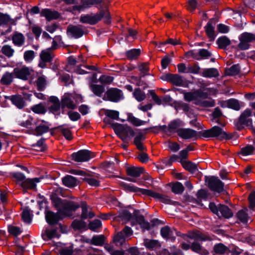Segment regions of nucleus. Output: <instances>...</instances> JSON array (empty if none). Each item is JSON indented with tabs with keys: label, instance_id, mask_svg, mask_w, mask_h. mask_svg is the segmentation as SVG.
I'll list each match as a JSON object with an SVG mask.
<instances>
[{
	"label": "nucleus",
	"instance_id": "nucleus-1",
	"mask_svg": "<svg viewBox=\"0 0 255 255\" xmlns=\"http://www.w3.org/2000/svg\"><path fill=\"white\" fill-rule=\"evenodd\" d=\"M55 207L58 212L55 213L52 211H47L45 213V219L49 225L56 224L62 218L63 216H70V211H75L80 207L78 204L72 201L62 200L60 198L55 199L54 201Z\"/></svg>",
	"mask_w": 255,
	"mask_h": 255
},
{
	"label": "nucleus",
	"instance_id": "nucleus-2",
	"mask_svg": "<svg viewBox=\"0 0 255 255\" xmlns=\"http://www.w3.org/2000/svg\"><path fill=\"white\" fill-rule=\"evenodd\" d=\"M103 18L104 19L105 23H109L111 22L110 12L107 9H101L99 12L95 14H83L80 17V22L82 23L94 25Z\"/></svg>",
	"mask_w": 255,
	"mask_h": 255
},
{
	"label": "nucleus",
	"instance_id": "nucleus-3",
	"mask_svg": "<svg viewBox=\"0 0 255 255\" xmlns=\"http://www.w3.org/2000/svg\"><path fill=\"white\" fill-rule=\"evenodd\" d=\"M183 95L185 101L187 102L194 101L195 105L200 99H206L208 96L207 93L201 90H197L194 92H184Z\"/></svg>",
	"mask_w": 255,
	"mask_h": 255
},
{
	"label": "nucleus",
	"instance_id": "nucleus-4",
	"mask_svg": "<svg viewBox=\"0 0 255 255\" xmlns=\"http://www.w3.org/2000/svg\"><path fill=\"white\" fill-rule=\"evenodd\" d=\"M202 135L205 138L219 136L221 138H230L227 133L224 132L222 129L218 126H214L210 129L203 130L202 132Z\"/></svg>",
	"mask_w": 255,
	"mask_h": 255
},
{
	"label": "nucleus",
	"instance_id": "nucleus-5",
	"mask_svg": "<svg viewBox=\"0 0 255 255\" xmlns=\"http://www.w3.org/2000/svg\"><path fill=\"white\" fill-rule=\"evenodd\" d=\"M240 43L238 47L243 50H247L250 46V43L255 41V34L244 32L239 37Z\"/></svg>",
	"mask_w": 255,
	"mask_h": 255
},
{
	"label": "nucleus",
	"instance_id": "nucleus-6",
	"mask_svg": "<svg viewBox=\"0 0 255 255\" xmlns=\"http://www.w3.org/2000/svg\"><path fill=\"white\" fill-rule=\"evenodd\" d=\"M132 235V231L130 228L125 227L124 229L117 233L113 239L114 243L117 246H122L126 242V239Z\"/></svg>",
	"mask_w": 255,
	"mask_h": 255
},
{
	"label": "nucleus",
	"instance_id": "nucleus-7",
	"mask_svg": "<svg viewBox=\"0 0 255 255\" xmlns=\"http://www.w3.org/2000/svg\"><path fill=\"white\" fill-rule=\"evenodd\" d=\"M123 98V94L122 90L116 88H111L106 91L103 99L113 102H118Z\"/></svg>",
	"mask_w": 255,
	"mask_h": 255
},
{
	"label": "nucleus",
	"instance_id": "nucleus-8",
	"mask_svg": "<svg viewBox=\"0 0 255 255\" xmlns=\"http://www.w3.org/2000/svg\"><path fill=\"white\" fill-rule=\"evenodd\" d=\"M209 188L212 191L220 193L224 190L223 183L218 178L215 176L206 178Z\"/></svg>",
	"mask_w": 255,
	"mask_h": 255
},
{
	"label": "nucleus",
	"instance_id": "nucleus-9",
	"mask_svg": "<svg viewBox=\"0 0 255 255\" xmlns=\"http://www.w3.org/2000/svg\"><path fill=\"white\" fill-rule=\"evenodd\" d=\"M72 159L76 162H82L88 161L93 157V153L87 150H81L77 152L73 153Z\"/></svg>",
	"mask_w": 255,
	"mask_h": 255
},
{
	"label": "nucleus",
	"instance_id": "nucleus-10",
	"mask_svg": "<svg viewBox=\"0 0 255 255\" xmlns=\"http://www.w3.org/2000/svg\"><path fill=\"white\" fill-rule=\"evenodd\" d=\"M103 0H80L81 4L75 5L73 6V10L78 11H83L86 9L89 8L93 6L101 4Z\"/></svg>",
	"mask_w": 255,
	"mask_h": 255
},
{
	"label": "nucleus",
	"instance_id": "nucleus-11",
	"mask_svg": "<svg viewBox=\"0 0 255 255\" xmlns=\"http://www.w3.org/2000/svg\"><path fill=\"white\" fill-rule=\"evenodd\" d=\"M252 114V111L250 109H247L241 115L237 125L239 128H241L243 125L253 127L252 120L250 118Z\"/></svg>",
	"mask_w": 255,
	"mask_h": 255
},
{
	"label": "nucleus",
	"instance_id": "nucleus-12",
	"mask_svg": "<svg viewBox=\"0 0 255 255\" xmlns=\"http://www.w3.org/2000/svg\"><path fill=\"white\" fill-rule=\"evenodd\" d=\"M104 122L106 124H109L111 125V127L115 130H117L118 128L123 132V133L126 134L127 136H133L134 135V131L132 128L128 126H122L121 125L118 124L111 123L110 120L109 119L105 118L104 119Z\"/></svg>",
	"mask_w": 255,
	"mask_h": 255
},
{
	"label": "nucleus",
	"instance_id": "nucleus-13",
	"mask_svg": "<svg viewBox=\"0 0 255 255\" xmlns=\"http://www.w3.org/2000/svg\"><path fill=\"white\" fill-rule=\"evenodd\" d=\"M178 135L184 139L196 138L197 132L191 128H180L176 130Z\"/></svg>",
	"mask_w": 255,
	"mask_h": 255
},
{
	"label": "nucleus",
	"instance_id": "nucleus-14",
	"mask_svg": "<svg viewBox=\"0 0 255 255\" xmlns=\"http://www.w3.org/2000/svg\"><path fill=\"white\" fill-rule=\"evenodd\" d=\"M67 34L70 37L79 38L84 34V30L81 25L70 24L67 27Z\"/></svg>",
	"mask_w": 255,
	"mask_h": 255
},
{
	"label": "nucleus",
	"instance_id": "nucleus-15",
	"mask_svg": "<svg viewBox=\"0 0 255 255\" xmlns=\"http://www.w3.org/2000/svg\"><path fill=\"white\" fill-rule=\"evenodd\" d=\"M32 72V69L24 67L21 68L14 69L13 74L16 77L25 80L28 79Z\"/></svg>",
	"mask_w": 255,
	"mask_h": 255
},
{
	"label": "nucleus",
	"instance_id": "nucleus-16",
	"mask_svg": "<svg viewBox=\"0 0 255 255\" xmlns=\"http://www.w3.org/2000/svg\"><path fill=\"white\" fill-rule=\"evenodd\" d=\"M61 105L62 109L65 108L74 110L76 108V104L73 101V97L71 95H65L61 100Z\"/></svg>",
	"mask_w": 255,
	"mask_h": 255
},
{
	"label": "nucleus",
	"instance_id": "nucleus-17",
	"mask_svg": "<svg viewBox=\"0 0 255 255\" xmlns=\"http://www.w3.org/2000/svg\"><path fill=\"white\" fill-rule=\"evenodd\" d=\"M144 193H145V195L158 199L164 203L170 204L171 202V200L169 197L165 195L161 194L150 190H149V191H144Z\"/></svg>",
	"mask_w": 255,
	"mask_h": 255
},
{
	"label": "nucleus",
	"instance_id": "nucleus-18",
	"mask_svg": "<svg viewBox=\"0 0 255 255\" xmlns=\"http://www.w3.org/2000/svg\"><path fill=\"white\" fill-rule=\"evenodd\" d=\"M40 15L42 16L45 17L48 21L57 19L60 16L59 13L57 11L52 10L48 8L42 9L40 12Z\"/></svg>",
	"mask_w": 255,
	"mask_h": 255
},
{
	"label": "nucleus",
	"instance_id": "nucleus-19",
	"mask_svg": "<svg viewBox=\"0 0 255 255\" xmlns=\"http://www.w3.org/2000/svg\"><path fill=\"white\" fill-rule=\"evenodd\" d=\"M40 178H27L22 181L20 186L24 189H33L36 188V183L40 182Z\"/></svg>",
	"mask_w": 255,
	"mask_h": 255
},
{
	"label": "nucleus",
	"instance_id": "nucleus-20",
	"mask_svg": "<svg viewBox=\"0 0 255 255\" xmlns=\"http://www.w3.org/2000/svg\"><path fill=\"white\" fill-rule=\"evenodd\" d=\"M36 127L35 129V134L40 136L47 132L49 130V127L47 123L43 121L40 123H38V121L36 124Z\"/></svg>",
	"mask_w": 255,
	"mask_h": 255
},
{
	"label": "nucleus",
	"instance_id": "nucleus-21",
	"mask_svg": "<svg viewBox=\"0 0 255 255\" xmlns=\"http://www.w3.org/2000/svg\"><path fill=\"white\" fill-rule=\"evenodd\" d=\"M11 39L15 46L20 47L24 44L25 38L23 34L15 31L11 36Z\"/></svg>",
	"mask_w": 255,
	"mask_h": 255
},
{
	"label": "nucleus",
	"instance_id": "nucleus-22",
	"mask_svg": "<svg viewBox=\"0 0 255 255\" xmlns=\"http://www.w3.org/2000/svg\"><path fill=\"white\" fill-rule=\"evenodd\" d=\"M215 23L213 20H210L205 27L206 33L211 41L214 40L216 36L215 34Z\"/></svg>",
	"mask_w": 255,
	"mask_h": 255
},
{
	"label": "nucleus",
	"instance_id": "nucleus-23",
	"mask_svg": "<svg viewBox=\"0 0 255 255\" xmlns=\"http://www.w3.org/2000/svg\"><path fill=\"white\" fill-rule=\"evenodd\" d=\"M190 238L200 241H211L212 240L209 236L198 231L191 233Z\"/></svg>",
	"mask_w": 255,
	"mask_h": 255
},
{
	"label": "nucleus",
	"instance_id": "nucleus-24",
	"mask_svg": "<svg viewBox=\"0 0 255 255\" xmlns=\"http://www.w3.org/2000/svg\"><path fill=\"white\" fill-rule=\"evenodd\" d=\"M9 100L17 108L21 109L25 106V103L24 99L19 95H13L9 98Z\"/></svg>",
	"mask_w": 255,
	"mask_h": 255
},
{
	"label": "nucleus",
	"instance_id": "nucleus-25",
	"mask_svg": "<svg viewBox=\"0 0 255 255\" xmlns=\"http://www.w3.org/2000/svg\"><path fill=\"white\" fill-rule=\"evenodd\" d=\"M63 184L68 187H73L78 184V180L71 175H67L62 178Z\"/></svg>",
	"mask_w": 255,
	"mask_h": 255
},
{
	"label": "nucleus",
	"instance_id": "nucleus-26",
	"mask_svg": "<svg viewBox=\"0 0 255 255\" xmlns=\"http://www.w3.org/2000/svg\"><path fill=\"white\" fill-rule=\"evenodd\" d=\"M41 236L43 239L45 241L59 237L56 229H46L44 232L42 233Z\"/></svg>",
	"mask_w": 255,
	"mask_h": 255
},
{
	"label": "nucleus",
	"instance_id": "nucleus-27",
	"mask_svg": "<svg viewBox=\"0 0 255 255\" xmlns=\"http://www.w3.org/2000/svg\"><path fill=\"white\" fill-rule=\"evenodd\" d=\"M160 233L162 237L172 241L175 240L173 230L168 226H165L161 229Z\"/></svg>",
	"mask_w": 255,
	"mask_h": 255
},
{
	"label": "nucleus",
	"instance_id": "nucleus-28",
	"mask_svg": "<svg viewBox=\"0 0 255 255\" xmlns=\"http://www.w3.org/2000/svg\"><path fill=\"white\" fill-rule=\"evenodd\" d=\"M16 19L11 18L7 14L1 13L0 14V25L10 24L11 25H15Z\"/></svg>",
	"mask_w": 255,
	"mask_h": 255
},
{
	"label": "nucleus",
	"instance_id": "nucleus-29",
	"mask_svg": "<svg viewBox=\"0 0 255 255\" xmlns=\"http://www.w3.org/2000/svg\"><path fill=\"white\" fill-rule=\"evenodd\" d=\"M219 214L225 218H229L233 216V213L231 210L226 205H219Z\"/></svg>",
	"mask_w": 255,
	"mask_h": 255
},
{
	"label": "nucleus",
	"instance_id": "nucleus-30",
	"mask_svg": "<svg viewBox=\"0 0 255 255\" xmlns=\"http://www.w3.org/2000/svg\"><path fill=\"white\" fill-rule=\"evenodd\" d=\"M181 163L183 168L191 173H194L198 170L197 165L191 161L182 160Z\"/></svg>",
	"mask_w": 255,
	"mask_h": 255
},
{
	"label": "nucleus",
	"instance_id": "nucleus-31",
	"mask_svg": "<svg viewBox=\"0 0 255 255\" xmlns=\"http://www.w3.org/2000/svg\"><path fill=\"white\" fill-rule=\"evenodd\" d=\"M82 212L81 218L83 219L87 218H92L95 216L94 213L91 211H88V207L85 202H82L81 204Z\"/></svg>",
	"mask_w": 255,
	"mask_h": 255
},
{
	"label": "nucleus",
	"instance_id": "nucleus-32",
	"mask_svg": "<svg viewBox=\"0 0 255 255\" xmlns=\"http://www.w3.org/2000/svg\"><path fill=\"white\" fill-rule=\"evenodd\" d=\"M144 139L145 136L141 132L138 133L134 137L133 142L138 150L142 151L144 149V147L141 142Z\"/></svg>",
	"mask_w": 255,
	"mask_h": 255
},
{
	"label": "nucleus",
	"instance_id": "nucleus-33",
	"mask_svg": "<svg viewBox=\"0 0 255 255\" xmlns=\"http://www.w3.org/2000/svg\"><path fill=\"white\" fill-rule=\"evenodd\" d=\"M128 175L134 177H139L143 171V168L136 167H128L126 169Z\"/></svg>",
	"mask_w": 255,
	"mask_h": 255
},
{
	"label": "nucleus",
	"instance_id": "nucleus-34",
	"mask_svg": "<svg viewBox=\"0 0 255 255\" xmlns=\"http://www.w3.org/2000/svg\"><path fill=\"white\" fill-rule=\"evenodd\" d=\"M182 125V122L179 119H176L170 122L168 124V130L170 131V133L176 132V130Z\"/></svg>",
	"mask_w": 255,
	"mask_h": 255
},
{
	"label": "nucleus",
	"instance_id": "nucleus-35",
	"mask_svg": "<svg viewBox=\"0 0 255 255\" xmlns=\"http://www.w3.org/2000/svg\"><path fill=\"white\" fill-rule=\"evenodd\" d=\"M219 74L216 68L205 69L202 73V76L206 78L217 77Z\"/></svg>",
	"mask_w": 255,
	"mask_h": 255
},
{
	"label": "nucleus",
	"instance_id": "nucleus-36",
	"mask_svg": "<svg viewBox=\"0 0 255 255\" xmlns=\"http://www.w3.org/2000/svg\"><path fill=\"white\" fill-rule=\"evenodd\" d=\"M85 69H86L90 71H96L97 70V68L95 66H89L86 65H82L77 67L76 69V72L79 74H85L88 73L89 72L85 70Z\"/></svg>",
	"mask_w": 255,
	"mask_h": 255
},
{
	"label": "nucleus",
	"instance_id": "nucleus-37",
	"mask_svg": "<svg viewBox=\"0 0 255 255\" xmlns=\"http://www.w3.org/2000/svg\"><path fill=\"white\" fill-rule=\"evenodd\" d=\"M13 73H9L6 72L2 76L0 79V83L2 85H10L12 82L13 78Z\"/></svg>",
	"mask_w": 255,
	"mask_h": 255
},
{
	"label": "nucleus",
	"instance_id": "nucleus-38",
	"mask_svg": "<svg viewBox=\"0 0 255 255\" xmlns=\"http://www.w3.org/2000/svg\"><path fill=\"white\" fill-rule=\"evenodd\" d=\"M217 43L218 47L221 49H225L228 46L230 45V40L226 36H223L219 37L217 40Z\"/></svg>",
	"mask_w": 255,
	"mask_h": 255
},
{
	"label": "nucleus",
	"instance_id": "nucleus-39",
	"mask_svg": "<svg viewBox=\"0 0 255 255\" xmlns=\"http://www.w3.org/2000/svg\"><path fill=\"white\" fill-rule=\"evenodd\" d=\"M170 83L177 86H184L182 77L178 74H172Z\"/></svg>",
	"mask_w": 255,
	"mask_h": 255
},
{
	"label": "nucleus",
	"instance_id": "nucleus-40",
	"mask_svg": "<svg viewBox=\"0 0 255 255\" xmlns=\"http://www.w3.org/2000/svg\"><path fill=\"white\" fill-rule=\"evenodd\" d=\"M90 89L95 95L100 97L102 96L105 91L104 86L96 84H92L90 86Z\"/></svg>",
	"mask_w": 255,
	"mask_h": 255
},
{
	"label": "nucleus",
	"instance_id": "nucleus-41",
	"mask_svg": "<svg viewBox=\"0 0 255 255\" xmlns=\"http://www.w3.org/2000/svg\"><path fill=\"white\" fill-rule=\"evenodd\" d=\"M127 120L128 122L136 127L143 125L146 123V122L140 120V119L135 118L131 114L128 115Z\"/></svg>",
	"mask_w": 255,
	"mask_h": 255
},
{
	"label": "nucleus",
	"instance_id": "nucleus-42",
	"mask_svg": "<svg viewBox=\"0 0 255 255\" xmlns=\"http://www.w3.org/2000/svg\"><path fill=\"white\" fill-rule=\"evenodd\" d=\"M255 150V147L252 145H247L241 149L239 154L243 156H247L253 154Z\"/></svg>",
	"mask_w": 255,
	"mask_h": 255
},
{
	"label": "nucleus",
	"instance_id": "nucleus-43",
	"mask_svg": "<svg viewBox=\"0 0 255 255\" xmlns=\"http://www.w3.org/2000/svg\"><path fill=\"white\" fill-rule=\"evenodd\" d=\"M50 49L46 50H42L40 54V60L50 62L52 61L53 56L52 53L49 51Z\"/></svg>",
	"mask_w": 255,
	"mask_h": 255
},
{
	"label": "nucleus",
	"instance_id": "nucleus-44",
	"mask_svg": "<svg viewBox=\"0 0 255 255\" xmlns=\"http://www.w3.org/2000/svg\"><path fill=\"white\" fill-rule=\"evenodd\" d=\"M213 249L214 252L218 254H224L229 250L228 248L222 243L216 244Z\"/></svg>",
	"mask_w": 255,
	"mask_h": 255
},
{
	"label": "nucleus",
	"instance_id": "nucleus-45",
	"mask_svg": "<svg viewBox=\"0 0 255 255\" xmlns=\"http://www.w3.org/2000/svg\"><path fill=\"white\" fill-rule=\"evenodd\" d=\"M124 188L126 190L130 192H140L143 195H145V193H144V191H149L148 189H144L142 188H139L138 187H137L133 185H128L126 184H124Z\"/></svg>",
	"mask_w": 255,
	"mask_h": 255
},
{
	"label": "nucleus",
	"instance_id": "nucleus-46",
	"mask_svg": "<svg viewBox=\"0 0 255 255\" xmlns=\"http://www.w3.org/2000/svg\"><path fill=\"white\" fill-rule=\"evenodd\" d=\"M1 51L4 55L9 58L13 56L14 52V49L11 46L5 45L3 46L1 49Z\"/></svg>",
	"mask_w": 255,
	"mask_h": 255
},
{
	"label": "nucleus",
	"instance_id": "nucleus-47",
	"mask_svg": "<svg viewBox=\"0 0 255 255\" xmlns=\"http://www.w3.org/2000/svg\"><path fill=\"white\" fill-rule=\"evenodd\" d=\"M31 110L35 113L38 114H43L46 112V109L44 106L40 103L32 106Z\"/></svg>",
	"mask_w": 255,
	"mask_h": 255
},
{
	"label": "nucleus",
	"instance_id": "nucleus-48",
	"mask_svg": "<svg viewBox=\"0 0 255 255\" xmlns=\"http://www.w3.org/2000/svg\"><path fill=\"white\" fill-rule=\"evenodd\" d=\"M171 188L172 191L175 194H181L184 190L183 185L179 182L173 183Z\"/></svg>",
	"mask_w": 255,
	"mask_h": 255
},
{
	"label": "nucleus",
	"instance_id": "nucleus-49",
	"mask_svg": "<svg viewBox=\"0 0 255 255\" xmlns=\"http://www.w3.org/2000/svg\"><path fill=\"white\" fill-rule=\"evenodd\" d=\"M240 71V67L239 65H234L228 69L226 70V73L228 75L234 76L238 74Z\"/></svg>",
	"mask_w": 255,
	"mask_h": 255
},
{
	"label": "nucleus",
	"instance_id": "nucleus-50",
	"mask_svg": "<svg viewBox=\"0 0 255 255\" xmlns=\"http://www.w3.org/2000/svg\"><path fill=\"white\" fill-rule=\"evenodd\" d=\"M140 54L139 49H133L127 52L126 55L128 58L129 59H134L137 58Z\"/></svg>",
	"mask_w": 255,
	"mask_h": 255
},
{
	"label": "nucleus",
	"instance_id": "nucleus-51",
	"mask_svg": "<svg viewBox=\"0 0 255 255\" xmlns=\"http://www.w3.org/2000/svg\"><path fill=\"white\" fill-rule=\"evenodd\" d=\"M104 243V237L102 235L94 236L91 241V244L96 246H102Z\"/></svg>",
	"mask_w": 255,
	"mask_h": 255
},
{
	"label": "nucleus",
	"instance_id": "nucleus-52",
	"mask_svg": "<svg viewBox=\"0 0 255 255\" xmlns=\"http://www.w3.org/2000/svg\"><path fill=\"white\" fill-rule=\"evenodd\" d=\"M105 115L108 118L113 120H118L119 119V112L115 110H106Z\"/></svg>",
	"mask_w": 255,
	"mask_h": 255
},
{
	"label": "nucleus",
	"instance_id": "nucleus-53",
	"mask_svg": "<svg viewBox=\"0 0 255 255\" xmlns=\"http://www.w3.org/2000/svg\"><path fill=\"white\" fill-rule=\"evenodd\" d=\"M133 95L136 100L138 102L144 100L146 98L145 93L139 88L135 89Z\"/></svg>",
	"mask_w": 255,
	"mask_h": 255
},
{
	"label": "nucleus",
	"instance_id": "nucleus-54",
	"mask_svg": "<svg viewBox=\"0 0 255 255\" xmlns=\"http://www.w3.org/2000/svg\"><path fill=\"white\" fill-rule=\"evenodd\" d=\"M36 83L38 91H41L44 89L46 84V81L44 77L41 76L38 77L36 80Z\"/></svg>",
	"mask_w": 255,
	"mask_h": 255
},
{
	"label": "nucleus",
	"instance_id": "nucleus-55",
	"mask_svg": "<svg viewBox=\"0 0 255 255\" xmlns=\"http://www.w3.org/2000/svg\"><path fill=\"white\" fill-rule=\"evenodd\" d=\"M35 53L33 50L26 51L23 54L24 60L26 62H31L34 58Z\"/></svg>",
	"mask_w": 255,
	"mask_h": 255
},
{
	"label": "nucleus",
	"instance_id": "nucleus-56",
	"mask_svg": "<svg viewBox=\"0 0 255 255\" xmlns=\"http://www.w3.org/2000/svg\"><path fill=\"white\" fill-rule=\"evenodd\" d=\"M204 99H200L196 103L197 105H200L204 107H213L215 106V103L213 100L207 101L203 100Z\"/></svg>",
	"mask_w": 255,
	"mask_h": 255
},
{
	"label": "nucleus",
	"instance_id": "nucleus-57",
	"mask_svg": "<svg viewBox=\"0 0 255 255\" xmlns=\"http://www.w3.org/2000/svg\"><path fill=\"white\" fill-rule=\"evenodd\" d=\"M21 218L22 220L27 223H29L31 221V215L29 210L28 209L23 210L21 214Z\"/></svg>",
	"mask_w": 255,
	"mask_h": 255
},
{
	"label": "nucleus",
	"instance_id": "nucleus-58",
	"mask_svg": "<svg viewBox=\"0 0 255 255\" xmlns=\"http://www.w3.org/2000/svg\"><path fill=\"white\" fill-rule=\"evenodd\" d=\"M8 230L10 234L13 235L14 236L19 235L22 232V230L20 228L12 225H9L8 227Z\"/></svg>",
	"mask_w": 255,
	"mask_h": 255
},
{
	"label": "nucleus",
	"instance_id": "nucleus-59",
	"mask_svg": "<svg viewBox=\"0 0 255 255\" xmlns=\"http://www.w3.org/2000/svg\"><path fill=\"white\" fill-rule=\"evenodd\" d=\"M138 68L140 72V76L144 77L148 74L147 72L149 71V67L147 63L140 64L138 65Z\"/></svg>",
	"mask_w": 255,
	"mask_h": 255
},
{
	"label": "nucleus",
	"instance_id": "nucleus-60",
	"mask_svg": "<svg viewBox=\"0 0 255 255\" xmlns=\"http://www.w3.org/2000/svg\"><path fill=\"white\" fill-rule=\"evenodd\" d=\"M72 225L75 229H82L86 227V224L85 222L81 220H74Z\"/></svg>",
	"mask_w": 255,
	"mask_h": 255
},
{
	"label": "nucleus",
	"instance_id": "nucleus-61",
	"mask_svg": "<svg viewBox=\"0 0 255 255\" xmlns=\"http://www.w3.org/2000/svg\"><path fill=\"white\" fill-rule=\"evenodd\" d=\"M237 217L243 223H246L248 222V216L246 211L241 210H240L237 213Z\"/></svg>",
	"mask_w": 255,
	"mask_h": 255
},
{
	"label": "nucleus",
	"instance_id": "nucleus-62",
	"mask_svg": "<svg viewBox=\"0 0 255 255\" xmlns=\"http://www.w3.org/2000/svg\"><path fill=\"white\" fill-rule=\"evenodd\" d=\"M114 80V77L107 75H102L99 78V81L103 84H109L111 83Z\"/></svg>",
	"mask_w": 255,
	"mask_h": 255
},
{
	"label": "nucleus",
	"instance_id": "nucleus-63",
	"mask_svg": "<svg viewBox=\"0 0 255 255\" xmlns=\"http://www.w3.org/2000/svg\"><path fill=\"white\" fill-rule=\"evenodd\" d=\"M102 225V223L99 220H95L89 223V229L92 231H95L97 229L100 228Z\"/></svg>",
	"mask_w": 255,
	"mask_h": 255
},
{
	"label": "nucleus",
	"instance_id": "nucleus-64",
	"mask_svg": "<svg viewBox=\"0 0 255 255\" xmlns=\"http://www.w3.org/2000/svg\"><path fill=\"white\" fill-rule=\"evenodd\" d=\"M200 70V67L196 64H194L192 66L189 65L187 67V73H190L194 74H197L199 73Z\"/></svg>",
	"mask_w": 255,
	"mask_h": 255
}]
</instances>
